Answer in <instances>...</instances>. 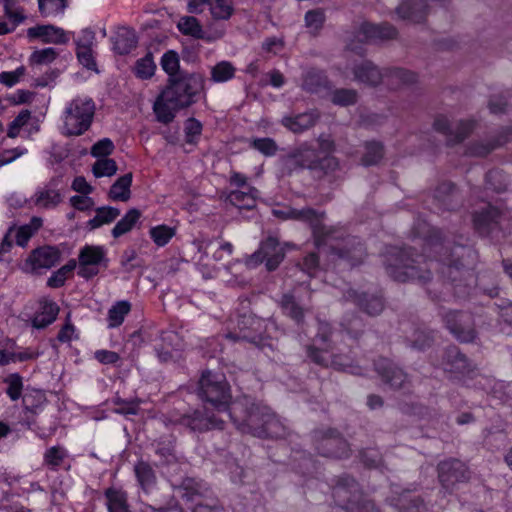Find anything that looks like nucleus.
<instances>
[{"mask_svg":"<svg viewBox=\"0 0 512 512\" xmlns=\"http://www.w3.org/2000/svg\"><path fill=\"white\" fill-rule=\"evenodd\" d=\"M385 257L387 273L401 282L409 280L426 282L431 277V268L436 269L440 266L438 261L430 260L428 262L423 255L413 257L411 250L395 247L389 249Z\"/></svg>","mask_w":512,"mask_h":512,"instance_id":"1","label":"nucleus"},{"mask_svg":"<svg viewBox=\"0 0 512 512\" xmlns=\"http://www.w3.org/2000/svg\"><path fill=\"white\" fill-rule=\"evenodd\" d=\"M95 102L88 96L78 95L65 104L60 116L59 131L66 137L85 134L95 115Z\"/></svg>","mask_w":512,"mask_h":512,"instance_id":"2","label":"nucleus"},{"mask_svg":"<svg viewBox=\"0 0 512 512\" xmlns=\"http://www.w3.org/2000/svg\"><path fill=\"white\" fill-rule=\"evenodd\" d=\"M452 256H456V260L441 259L443 266H447V272L442 270V273H447L450 279V285L458 297H465L470 294V291L476 285V277L473 271L466 266L472 265L476 260L474 251L468 247L456 246L452 251Z\"/></svg>","mask_w":512,"mask_h":512,"instance_id":"3","label":"nucleus"},{"mask_svg":"<svg viewBox=\"0 0 512 512\" xmlns=\"http://www.w3.org/2000/svg\"><path fill=\"white\" fill-rule=\"evenodd\" d=\"M270 411L266 406L249 403L234 402L229 409L228 416L239 430L244 433H251L257 437H264V425L266 415Z\"/></svg>","mask_w":512,"mask_h":512,"instance_id":"4","label":"nucleus"},{"mask_svg":"<svg viewBox=\"0 0 512 512\" xmlns=\"http://www.w3.org/2000/svg\"><path fill=\"white\" fill-rule=\"evenodd\" d=\"M199 396L218 413L229 412L231 394L222 375L204 372L199 380Z\"/></svg>","mask_w":512,"mask_h":512,"instance_id":"5","label":"nucleus"},{"mask_svg":"<svg viewBox=\"0 0 512 512\" xmlns=\"http://www.w3.org/2000/svg\"><path fill=\"white\" fill-rule=\"evenodd\" d=\"M205 78L202 74L192 73L173 79L165 89V97L186 108L197 101V96L204 90Z\"/></svg>","mask_w":512,"mask_h":512,"instance_id":"6","label":"nucleus"},{"mask_svg":"<svg viewBox=\"0 0 512 512\" xmlns=\"http://www.w3.org/2000/svg\"><path fill=\"white\" fill-rule=\"evenodd\" d=\"M332 496L335 503L348 512H380L374 503L365 500L358 484L351 477H342L333 487Z\"/></svg>","mask_w":512,"mask_h":512,"instance_id":"7","label":"nucleus"},{"mask_svg":"<svg viewBox=\"0 0 512 512\" xmlns=\"http://www.w3.org/2000/svg\"><path fill=\"white\" fill-rule=\"evenodd\" d=\"M273 214L283 219H293L309 224L313 230L315 242L318 247L329 244L332 234L334 233L333 228L326 227L322 224L323 214L312 208L275 209L273 210Z\"/></svg>","mask_w":512,"mask_h":512,"instance_id":"8","label":"nucleus"},{"mask_svg":"<svg viewBox=\"0 0 512 512\" xmlns=\"http://www.w3.org/2000/svg\"><path fill=\"white\" fill-rule=\"evenodd\" d=\"M331 334L330 326L326 322H318V332L313 340V344L308 347V356L315 363L323 366H333L337 369L347 370L351 373L358 374L356 368L349 367L340 357L334 355L330 350V345L327 343Z\"/></svg>","mask_w":512,"mask_h":512,"instance_id":"9","label":"nucleus"},{"mask_svg":"<svg viewBox=\"0 0 512 512\" xmlns=\"http://www.w3.org/2000/svg\"><path fill=\"white\" fill-rule=\"evenodd\" d=\"M330 258L339 268L353 267L360 264L365 256L361 243L356 238L344 240V246L339 248L331 245Z\"/></svg>","mask_w":512,"mask_h":512,"instance_id":"10","label":"nucleus"},{"mask_svg":"<svg viewBox=\"0 0 512 512\" xmlns=\"http://www.w3.org/2000/svg\"><path fill=\"white\" fill-rule=\"evenodd\" d=\"M284 258V250L278 240L274 237L267 238L261 243L258 251L253 253L247 260L248 267H254L263 261H266L268 270H275Z\"/></svg>","mask_w":512,"mask_h":512,"instance_id":"11","label":"nucleus"},{"mask_svg":"<svg viewBox=\"0 0 512 512\" xmlns=\"http://www.w3.org/2000/svg\"><path fill=\"white\" fill-rule=\"evenodd\" d=\"M316 449L326 457L342 458L349 455V446L334 430L317 431L314 434Z\"/></svg>","mask_w":512,"mask_h":512,"instance_id":"12","label":"nucleus"},{"mask_svg":"<svg viewBox=\"0 0 512 512\" xmlns=\"http://www.w3.org/2000/svg\"><path fill=\"white\" fill-rule=\"evenodd\" d=\"M106 250L103 246L85 245L78 255V275L85 279L96 276L99 266L106 262Z\"/></svg>","mask_w":512,"mask_h":512,"instance_id":"13","label":"nucleus"},{"mask_svg":"<svg viewBox=\"0 0 512 512\" xmlns=\"http://www.w3.org/2000/svg\"><path fill=\"white\" fill-rule=\"evenodd\" d=\"M177 422L192 431H207L210 429H222L224 421L214 414H209V407L205 406L204 411L196 410L192 414L182 415Z\"/></svg>","mask_w":512,"mask_h":512,"instance_id":"14","label":"nucleus"},{"mask_svg":"<svg viewBox=\"0 0 512 512\" xmlns=\"http://www.w3.org/2000/svg\"><path fill=\"white\" fill-rule=\"evenodd\" d=\"M438 477L443 488L449 491L453 489L455 484L468 478V471L463 462L452 459L439 464Z\"/></svg>","mask_w":512,"mask_h":512,"instance_id":"15","label":"nucleus"},{"mask_svg":"<svg viewBox=\"0 0 512 512\" xmlns=\"http://www.w3.org/2000/svg\"><path fill=\"white\" fill-rule=\"evenodd\" d=\"M62 201L63 194L57 179H52L43 186L38 187L31 197L33 205L41 209H53Z\"/></svg>","mask_w":512,"mask_h":512,"instance_id":"16","label":"nucleus"},{"mask_svg":"<svg viewBox=\"0 0 512 512\" xmlns=\"http://www.w3.org/2000/svg\"><path fill=\"white\" fill-rule=\"evenodd\" d=\"M320 154L317 149L307 143L301 144L297 149L291 152L286 158V166L292 168H302L317 170Z\"/></svg>","mask_w":512,"mask_h":512,"instance_id":"17","label":"nucleus"},{"mask_svg":"<svg viewBox=\"0 0 512 512\" xmlns=\"http://www.w3.org/2000/svg\"><path fill=\"white\" fill-rule=\"evenodd\" d=\"M445 322L447 328L459 341L470 342L475 338V331L469 314L449 312L445 316Z\"/></svg>","mask_w":512,"mask_h":512,"instance_id":"18","label":"nucleus"},{"mask_svg":"<svg viewBox=\"0 0 512 512\" xmlns=\"http://www.w3.org/2000/svg\"><path fill=\"white\" fill-rule=\"evenodd\" d=\"M473 225L480 234H489L499 223L501 211L490 203L482 202L480 207L473 212Z\"/></svg>","mask_w":512,"mask_h":512,"instance_id":"19","label":"nucleus"},{"mask_svg":"<svg viewBox=\"0 0 512 512\" xmlns=\"http://www.w3.org/2000/svg\"><path fill=\"white\" fill-rule=\"evenodd\" d=\"M70 32L53 25H37L27 30L30 39H40L48 44H66L69 41Z\"/></svg>","mask_w":512,"mask_h":512,"instance_id":"20","label":"nucleus"},{"mask_svg":"<svg viewBox=\"0 0 512 512\" xmlns=\"http://www.w3.org/2000/svg\"><path fill=\"white\" fill-rule=\"evenodd\" d=\"M59 251L51 246L35 249L26 260V267L31 271L49 269L59 261Z\"/></svg>","mask_w":512,"mask_h":512,"instance_id":"21","label":"nucleus"},{"mask_svg":"<svg viewBox=\"0 0 512 512\" xmlns=\"http://www.w3.org/2000/svg\"><path fill=\"white\" fill-rule=\"evenodd\" d=\"M396 36V29L390 24L375 25L363 23L356 34L359 42H370L377 40L392 39Z\"/></svg>","mask_w":512,"mask_h":512,"instance_id":"22","label":"nucleus"},{"mask_svg":"<svg viewBox=\"0 0 512 512\" xmlns=\"http://www.w3.org/2000/svg\"><path fill=\"white\" fill-rule=\"evenodd\" d=\"M375 370L383 381L393 388H401L407 379L404 372L395 367L388 359H379L375 363Z\"/></svg>","mask_w":512,"mask_h":512,"instance_id":"23","label":"nucleus"},{"mask_svg":"<svg viewBox=\"0 0 512 512\" xmlns=\"http://www.w3.org/2000/svg\"><path fill=\"white\" fill-rule=\"evenodd\" d=\"M427 8V0H403L396 12L402 19L420 23L427 15Z\"/></svg>","mask_w":512,"mask_h":512,"instance_id":"24","label":"nucleus"},{"mask_svg":"<svg viewBox=\"0 0 512 512\" xmlns=\"http://www.w3.org/2000/svg\"><path fill=\"white\" fill-rule=\"evenodd\" d=\"M353 74L356 81L369 86H376L384 80V72L369 61L355 66Z\"/></svg>","mask_w":512,"mask_h":512,"instance_id":"25","label":"nucleus"},{"mask_svg":"<svg viewBox=\"0 0 512 512\" xmlns=\"http://www.w3.org/2000/svg\"><path fill=\"white\" fill-rule=\"evenodd\" d=\"M442 365L444 371L456 375H464L470 371L467 358L460 353L457 347H450L447 350Z\"/></svg>","mask_w":512,"mask_h":512,"instance_id":"26","label":"nucleus"},{"mask_svg":"<svg viewBox=\"0 0 512 512\" xmlns=\"http://www.w3.org/2000/svg\"><path fill=\"white\" fill-rule=\"evenodd\" d=\"M417 75L402 68H388L384 70V82L391 89H397L405 85L415 83Z\"/></svg>","mask_w":512,"mask_h":512,"instance_id":"27","label":"nucleus"},{"mask_svg":"<svg viewBox=\"0 0 512 512\" xmlns=\"http://www.w3.org/2000/svg\"><path fill=\"white\" fill-rule=\"evenodd\" d=\"M345 297L348 300L355 302L369 315H378L383 310V301L380 297L371 296L367 299L366 295L359 294L353 289H349L346 292Z\"/></svg>","mask_w":512,"mask_h":512,"instance_id":"28","label":"nucleus"},{"mask_svg":"<svg viewBox=\"0 0 512 512\" xmlns=\"http://www.w3.org/2000/svg\"><path fill=\"white\" fill-rule=\"evenodd\" d=\"M258 195V190L249 186L231 191L228 195V200L239 209H252L256 204Z\"/></svg>","mask_w":512,"mask_h":512,"instance_id":"29","label":"nucleus"},{"mask_svg":"<svg viewBox=\"0 0 512 512\" xmlns=\"http://www.w3.org/2000/svg\"><path fill=\"white\" fill-rule=\"evenodd\" d=\"M134 472L141 489L145 493H150L156 486V475L150 464L139 461L134 466Z\"/></svg>","mask_w":512,"mask_h":512,"instance_id":"30","label":"nucleus"},{"mask_svg":"<svg viewBox=\"0 0 512 512\" xmlns=\"http://www.w3.org/2000/svg\"><path fill=\"white\" fill-rule=\"evenodd\" d=\"M59 313V307L55 302L43 301L41 308L32 320L33 327L42 329L52 324Z\"/></svg>","mask_w":512,"mask_h":512,"instance_id":"31","label":"nucleus"},{"mask_svg":"<svg viewBox=\"0 0 512 512\" xmlns=\"http://www.w3.org/2000/svg\"><path fill=\"white\" fill-rule=\"evenodd\" d=\"M391 505L402 512H423L425 505L421 499L414 496L410 491H404L391 500Z\"/></svg>","mask_w":512,"mask_h":512,"instance_id":"32","label":"nucleus"},{"mask_svg":"<svg viewBox=\"0 0 512 512\" xmlns=\"http://www.w3.org/2000/svg\"><path fill=\"white\" fill-rule=\"evenodd\" d=\"M179 109H182V107H178L176 103L165 97V90L154 103V112L157 119L165 124L170 123L174 119L175 112Z\"/></svg>","mask_w":512,"mask_h":512,"instance_id":"33","label":"nucleus"},{"mask_svg":"<svg viewBox=\"0 0 512 512\" xmlns=\"http://www.w3.org/2000/svg\"><path fill=\"white\" fill-rule=\"evenodd\" d=\"M132 179V173H127L119 177L110 187L108 193L109 198L113 201H128L131 197L130 187L132 184Z\"/></svg>","mask_w":512,"mask_h":512,"instance_id":"34","label":"nucleus"},{"mask_svg":"<svg viewBox=\"0 0 512 512\" xmlns=\"http://www.w3.org/2000/svg\"><path fill=\"white\" fill-rule=\"evenodd\" d=\"M318 118L314 112H306L295 117H284L282 123L294 133H300L312 127Z\"/></svg>","mask_w":512,"mask_h":512,"instance_id":"35","label":"nucleus"},{"mask_svg":"<svg viewBox=\"0 0 512 512\" xmlns=\"http://www.w3.org/2000/svg\"><path fill=\"white\" fill-rule=\"evenodd\" d=\"M114 50L121 55L128 54L137 45V37L133 30L121 28L114 38Z\"/></svg>","mask_w":512,"mask_h":512,"instance_id":"36","label":"nucleus"},{"mask_svg":"<svg viewBox=\"0 0 512 512\" xmlns=\"http://www.w3.org/2000/svg\"><path fill=\"white\" fill-rule=\"evenodd\" d=\"M95 212V216L87 222V227L90 230L110 224L120 215V210L111 206L98 207Z\"/></svg>","mask_w":512,"mask_h":512,"instance_id":"37","label":"nucleus"},{"mask_svg":"<svg viewBox=\"0 0 512 512\" xmlns=\"http://www.w3.org/2000/svg\"><path fill=\"white\" fill-rule=\"evenodd\" d=\"M68 456L69 453L63 446L55 445L49 447L43 454V465L52 471H57Z\"/></svg>","mask_w":512,"mask_h":512,"instance_id":"38","label":"nucleus"},{"mask_svg":"<svg viewBox=\"0 0 512 512\" xmlns=\"http://www.w3.org/2000/svg\"><path fill=\"white\" fill-rule=\"evenodd\" d=\"M178 30L195 39H205V32L199 20L193 16H182L177 22Z\"/></svg>","mask_w":512,"mask_h":512,"instance_id":"39","label":"nucleus"},{"mask_svg":"<svg viewBox=\"0 0 512 512\" xmlns=\"http://www.w3.org/2000/svg\"><path fill=\"white\" fill-rule=\"evenodd\" d=\"M46 404V396L42 390L27 389L23 395L24 409L34 415L38 414Z\"/></svg>","mask_w":512,"mask_h":512,"instance_id":"40","label":"nucleus"},{"mask_svg":"<svg viewBox=\"0 0 512 512\" xmlns=\"http://www.w3.org/2000/svg\"><path fill=\"white\" fill-rule=\"evenodd\" d=\"M141 212L138 209L132 208L116 223L111 233L114 238H119L122 235L130 232L135 224L139 221Z\"/></svg>","mask_w":512,"mask_h":512,"instance_id":"41","label":"nucleus"},{"mask_svg":"<svg viewBox=\"0 0 512 512\" xmlns=\"http://www.w3.org/2000/svg\"><path fill=\"white\" fill-rule=\"evenodd\" d=\"M191 482V480H188L184 484V493L182 494V497L187 502H196L195 506L190 507L192 509V512H220L217 507L212 506L208 504L206 501L202 500L198 492L192 490V488L190 487Z\"/></svg>","mask_w":512,"mask_h":512,"instance_id":"42","label":"nucleus"},{"mask_svg":"<svg viewBox=\"0 0 512 512\" xmlns=\"http://www.w3.org/2000/svg\"><path fill=\"white\" fill-rule=\"evenodd\" d=\"M105 496L109 512H130L125 492L116 489H108L105 492Z\"/></svg>","mask_w":512,"mask_h":512,"instance_id":"43","label":"nucleus"},{"mask_svg":"<svg viewBox=\"0 0 512 512\" xmlns=\"http://www.w3.org/2000/svg\"><path fill=\"white\" fill-rule=\"evenodd\" d=\"M209 11L214 20H229L235 11L233 0H210Z\"/></svg>","mask_w":512,"mask_h":512,"instance_id":"44","label":"nucleus"},{"mask_svg":"<svg viewBox=\"0 0 512 512\" xmlns=\"http://www.w3.org/2000/svg\"><path fill=\"white\" fill-rule=\"evenodd\" d=\"M176 235V228L165 224L156 225L149 229V236L157 247L166 246Z\"/></svg>","mask_w":512,"mask_h":512,"instance_id":"45","label":"nucleus"},{"mask_svg":"<svg viewBox=\"0 0 512 512\" xmlns=\"http://www.w3.org/2000/svg\"><path fill=\"white\" fill-rule=\"evenodd\" d=\"M236 68L229 61H220L211 68V81L224 83L234 78Z\"/></svg>","mask_w":512,"mask_h":512,"instance_id":"46","label":"nucleus"},{"mask_svg":"<svg viewBox=\"0 0 512 512\" xmlns=\"http://www.w3.org/2000/svg\"><path fill=\"white\" fill-rule=\"evenodd\" d=\"M130 310L131 305L127 301H119L113 305L108 311V327L115 328L120 326Z\"/></svg>","mask_w":512,"mask_h":512,"instance_id":"47","label":"nucleus"},{"mask_svg":"<svg viewBox=\"0 0 512 512\" xmlns=\"http://www.w3.org/2000/svg\"><path fill=\"white\" fill-rule=\"evenodd\" d=\"M266 415L264 437L278 438L286 434V427L271 411Z\"/></svg>","mask_w":512,"mask_h":512,"instance_id":"48","label":"nucleus"},{"mask_svg":"<svg viewBox=\"0 0 512 512\" xmlns=\"http://www.w3.org/2000/svg\"><path fill=\"white\" fill-rule=\"evenodd\" d=\"M76 261L71 259L66 265L62 266L54 272L47 281V285L51 288H59L64 285L68 276L76 268Z\"/></svg>","mask_w":512,"mask_h":512,"instance_id":"49","label":"nucleus"},{"mask_svg":"<svg viewBox=\"0 0 512 512\" xmlns=\"http://www.w3.org/2000/svg\"><path fill=\"white\" fill-rule=\"evenodd\" d=\"M281 307L284 313L297 323L302 321L304 316L303 309L296 303L294 295L285 294L281 301Z\"/></svg>","mask_w":512,"mask_h":512,"instance_id":"50","label":"nucleus"},{"mask_svg":"<svg viewBox=\"0 0 512 512\" xmlns=\"http://www.w3.org/2000/svg\"><path fill=\"white\" fill-rule=\"evenodd\" d=\"M58 56V52L52 48H44L35 50L29 57V64L34 65H48L51 64Z\"/></svg>","mask_w":512,"mask_h":512,"instance_id":"51","label":"nucleus"},{"mask_svg":"<svg viewBox=\"0 0 512 512\" xmlns=\"http://www.w3.org/2000/svg\"><path fill=\"white\" fill-rule=\"evenodd\" d=\"M3 8L9 23L16 29L25 19L23 9L14 0H3Z\"/></svg>","mask_w":512,"mask_h":512,"instance_id":"52","label":"nucleus"},{"mask_svg":"<svg viewBox=\"0 0 512 512\" xmlns=\"http://www.w3.org/2000/svg\"><path fill=\"white\" fill-rule=\"evenodd\" d=\"M66 5V0H38L39 11L44 17L63 13Z\"/></svg>","mask_w":512,"mask_h":512,"instance_id":"53","label":"nucleus"},{"mask_svg":"<svg viewBox=\"0 0 512 512\" xmlns=\"http://www.w3.org/2000/svg\"><path fill=\"white\" fill-rule=\"evenodd\" d=\"M92 172L96 178L111 177L117 172V164L113 159L100 158L94 163Z\"/></svg>","mask_w":512,"mask_h":512,"instance_id":"54","label":"nucleus"},{"mask_svg":"<svg viewBox=\"0 0 512 512\" xmlns=\"http://www.w3.org/2000/svg\"><path fill=\"white\" fill-rule=\"evenodd\" d=\"M383 157V146L379 142H367L362 164L370 166L377 164Z\"/></svg>","mask_w":512,"mask_h":512,"instance_id":"55","label":"nucleus"},{"mask_svg":"<svg viewBox=\"0 0 512 512\" xmlns=\"http://www.w3.org/2000/svg\"><path fill=\"white\" fill-rule=\"evenodd\" d=\"M325 84V77L322 74V72L315 70V69H309L304 74L302 88L310 91V92H316L319 87Z\"/></svg>","mask_w":512,"mask_h":512,"instance_id":"56","label":"nucleus"},{"mask_svg":"<svg viewBox=\"0 0 512 512\" xmlns=\"http://www.w3.org/2000/svg\"><path fill=\"white\" fill-rule=\"evenodd\" d=\"M7 384L6 394L12 401H17L20 399L23 390V381L22 377L17 374H10L4 380Z\"/></svg>","mask_w":512,"mask_h":512,"instance_id":"57","label":"nucleus"},{"mask_svg":"<svg viewBox=\"0 0 512 512\" xmlns=\"http://www.w3.org/2000/svg\"><path fill=\"white\" fill-rule=\"evenodd\" d=\"M155 68L156 66L153 61V57L148 54L136 62L135 74L139 78L147 79L153 76Z\"/></svg>","mask_w":512,"mask_h":512,"instance_id":"58","label":"nucleus"},{"mask_svg":"<svg viewBox=\"0 0 512 512\" xmlns=\"http://www.w3.org/2000/svg\"><path fill=\"white\" fill-rule=\"evenodd\" d=\"M161 66L167 74L174 76L180 67L178 54L173 50L165 52L161 58Z\"/></svg>","mask_w":512,"mask_h":512,"instance_id":"59","label":"nucleus"},{"mask_svg":"<svg viewBox=\"0 0 512 512\" xmlns=\"http://www.w3.org/2000/svg\"><path fill=\"white\" fill-rule=\"evenodd\" d=\"M332 102L341 106L354 104L357 100V93L352 89H338L332 94Z\"/></svg>","mask_w":512,"mask_h":512,"instance_id":"60","label":"nucleus"},{"mask_svg":"<svg viewBox=\"0 0 512 512\" xmlns=\"http://www.w3.org/2000/svg\"><path fill=\"white\" fill-rule=\"evenodd\" d=\"M202 132V124L194 119L190 118L185 123V136L186 142L189 144H195Z\"/></svg>","mask_w":512,"mask_h":512,"instance_id":"61","label":"nucleus"},{"mask_svg":"<svg viewBox=\"0 0 512 512\" xmlns=\"http://www.w3.org/2000/svg\"><path fill=\"white\" fill-rule=\"evenodd\" d=\"M25 72L26 68L24 66H19L13 71L1 72L0 83L7 87H12L20 81V79L25 75Z\"/></svg>","mask_w":512,"mask_h":512,"instance_id":"62","label":"nucleus"},{"mask_svg":"<svg viewBox=\"0 0 512 512\" xmlns=\"http://www.w3.org/2000/svg\"><path fill=\"white\" fill-rule=\"evenodd\" d=\"M114 150V144L109 138H103L91 148V155L98 158H107Z\"/></svg>","mask_w":512,"mask_h":512,"instance_id":"63","label":"nucleus"},{"mask_svg":"<svg viewBox=\"0 0 512 512\" xmlns=\"http://www.w3.org/2000/svg\"><path fill=\"white\" fill-rule=\"evenodd\" d=\"M325 21L324 12L321 10H311L305 15L306 26L312 31H318Z\"/></svg>","mask_w":512,"mask_h":512,"instance_id":"64","label":"nucleus"}]
</instances>
